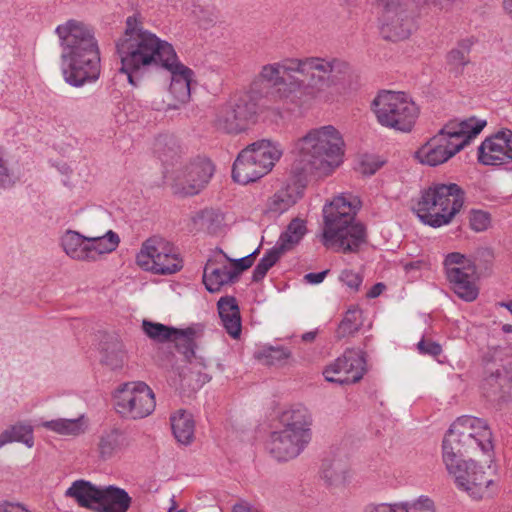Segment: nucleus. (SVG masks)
<instances>
[{"label":"nucleus","instance_id":"1","mask_svg":"<svg viewBox=\"0 0 512 512\" xmlns=\"http://www.w3.org/2000/svg\"><path fill=\"white\" fill-rule=\"evenodd\" d=\"M347 64L335 58L285 57L264 64L257 79L271 88L274 103H297L301 96L319 97L320 88L328 84L333 73L343 72ZM270 99L250 89L241 92L220 106L215 114L214 126L228 134L247 129L249 121L270 108Z\"/></svg>","mask_w":512,"mask_h":512},{"label":"nucleus","instance_id":"2","mask_svg":"<svg viewBox=\"0 0 512 512\" xmlns=\"http://www.w3.org/2000/svg\"><path fill=\"white\" fill-rule=\"evenodd\" d=\"M64 79L80 87L96 81L100 75V55L92 29L77 20L58 25Z\"/></svg>","mask_w":512,"mask_h":512},{"label":"nucleus","instance_id":"3","mask_svg":"<svg viewBox=\"0 0 512 512\" xmlns=\"http://www.w3.org/2000/svg\"><path fill=\"white\" fill-rule=\"evenodd\" d=\"M116 51L121 61L120 71L135 86L134 74L161 68L167 59L174 57L175 49L169 42L144 29L135 16H129L122 36L116 41Z\"/></svg>","mask_w":512,"mask_h":512},{"label":"nucleus","instance_id":"4","mask_svg":"<svg viewBox=\"0 0 512 512\" xmlns=\"http://www.w3.org/2000/svg\"><path fill=\"white\" fill-rule=\"evenodd\" d=\"M344 141L332 125L311 129L294 144L292 172L300 180L308 176H327L342 162Z\"/></svg>","mask_w":512,"mask_h":512},{"label":"nucleus","instance_id":"5","mask_svg":"<svg viewBox=\"0 0 512 512\" xmlns=\"http://www.w3.org/2000/svg\"><path fill=\"white\" fill-rule=\"evenodd\" d=\"M359 207V199L350 194L337 196L324 206L321 242L326 248L356 252L366 242L365 226L355 219Z\"/></svg>","mask_w":512,"mask_h":512},{"label":"nucleus","instance_id":"6","mask_svg":"<svg viewBox=\"0 0 512 512\" xmlns=\"http://www.w3.org/2000/svg\"><path fill=\"white\" fill-rule=\"evenodd\" d=\"M485 126V120L475 117L452 119L420 147L415 156L422 164L441 165L468 145Z\"/></svg>","mask_w":512,"mask_h":512},{"label":"nucleus","instance_id":"7","mask_svg":"<svg viewBox=\"0 0 512 512\" xmlns=\"http://www.w3.org/2000/svg\"><path fill=\"white\" fill-rule=\"evenodd\" d=\"M465 192L455 183H435L421 192L414 208L419 220L430 227L448 225L461 211Z\"/></svg>","mask_w":512,"mask_h":512},{"label":"nucleus","instance_id":"8","mask_svg":"<svg viewBox=\"0 0 512 512\" xmlns=\"http://www.w3.org/2000/svg\"><path fill=\"white\" fill-rule=\"evenodd\" d=\"M282 428L274 431L267 448L278 461L297 457L311 440V417L305 407L286 410L281 416Z\"/></svg>","mask_w":512,"mask_h":512},{"label":"nucleus","instance_id":"9","mask_svg":"<svg viewBox=\"0 0 512 512\" xmlns=\"http://www.w3.org/2000/svg\"><path fill=\"white\" fill-rule=\"evenodd\" d=\"M442 450L470 452L480 450L483 454L493 451L492 432L486 422L473 416L459 417L446 433Z\"/></svg>","mask_w":512,"mask_h":512},{"label":"nucleus","instance_id":"10","mask_svg":"<svg viewBox=\"0 0 512 512\" xmlns=\"http://www.w3.org/2000/svg\"><path fill=\"white\" fill-rule=\"evenodd\" d=\"M372 109L381 125L401 132L411 131L418 117L416 104L403 92H380Z\"/></svg>","mask_w":512,"mask_h":512},{"label":"nucleus","instance_id":"11","mask_svg":"<svg viewBox=\"0 0 512 512\" xmlns=\"http://www.w3.org/2000/svg\"><path fill=\"white\" fill-rule=\"evenodd\" d=\"M136 263L144 271L156 275H171L183 267L177 248L158 236L150 237L142 243L136 255Z\"/></svg>","mask_w":512,"mask_h":512},{"label":"nucleus","instance_id":"12","mask_svg":"<svg viewBox=\"0 0 512 512\" xmlns=\"http://www.w3.org/2000/svg\"><path fill=\"white\" fill-rule=\"evenodd\" d=\"M462 451L443 450V462L449 474L453 475L458 489L473 499H481L493 483L487 480L485 472L474 460H461Z\"/></svg>","mask_w":512,"mask_h":512},{"label":"nucleus","instance_id":"13","mask_svg":"<svg viewBox=\"0 0 512 512\" xmlns=\"http://www.w3.org/2000/svg\"><path fill=\"white\" fill-rule=\"evenodd\" d=\"M116 411L132 420L148 417L155 409L153 390L142 381H132L120 385L113 395Z\"/></svg>","mask_w":512,"mask_h":512},{"label":"nucleus","instance_id":"14","mask_svg":"<svg viewBox=\"0 0 512 512\" xmlns=\"http://www.w3.org/2000/svg\"><path fill=\"white\" fill-rule=\"evenodd\" d=\"M444 268L453 292L466 302L476 300L479 288L474 261L459 252H452L445 257Z\"/></svg>","mask_w":512,"mask_h":512},{"label":"nucleus","instance_id":"15","mask_svg":"<svg viewBox=\"0 0 512 512\" xmlns=\"http://www.w3.org/2000/svg\"><path fill=\"white\" fill-rule=\"evenodd\" d=\"M213 172V164L206 158H197L183 164L170 176L173 192L181 196L196 195L209 182Z\"/></svg>","mask_w":512,"mask_h":512},{"label":"nucleus","instance_id":"16","mask_svg":"<svg viewBox=\"0 0 512 512\" xmlns=\"http://www.w3.org/2000/svg\"><path fill=\"white\" fill-rule=\"evenodd\" d=\"M364 373L365 358L362 351L356 349H347L323 371L326 381L338 384L356 383Z\"/></svg>","mask_w":512,"mask_h":512},{"label":"nucleus","instance_id":"17","mask_svg":"<svg viewBox=\"0 0 512 512\" xmlns=\"http://www.w3.org/2000/svg\"><path fill=\"white\" fill-rule=\"evenodd\" d=\"M478 160L484 165H502L511 162L512 131H499L482 142L478 148Z\"/></svg>","mask_w":512,"mask_h":512},{"label":"nucleus","instance_id":"18","mask_svg":"<svg viewBox=\"0 0 512 512\" xmlns=\"http://www.w3.org/2000/svg\"><path fill=\"white\" fill-rule=\"evenodd\" d=\"M160 69L170 73L169 92L175 100L187 103L191 97V83L195 76L193 70L179 60L176 51L174 57L167 59Z\"/></svg>","mask_w":512,"mask_h":512},{"label":"nucleus","instance_id":"19","mask_svg":"<svg viewBox=\"0 0 512 512\" xmlns=\"http://www.w3.org/2000/svg\"><path fill=\"white\" fill-rule=\"evenodd\" d=\"M130 445L127 434L116 427L100 432L96 440V453L103 461L110 460L125 451Z\"/></svg>","mask_w":512,"mask_h":512},{"label":"nucleus","instance_id":"20","mask_svg":"<svg viewBox=\"0 0 512 512\" xmlns=\"http://www.w3.org/2000/svg\"><path fill=\"white\" fill-rule=\"evenodd\" d=\"M201 325H194L185 329H176L171 334L170 340L175 344L178 352L182 353L189 361L192 369L204 366L202 359L195 356L196 340L202 335Z\"/></svg>","mask_w":512,"mask_h":512},{"label":"nucleus","instance_id":"21","mask_svg":"<svg viewBox=\"0 0 512 512\" xmlns=\"http://www.w3.org/2000/svg\"><path fill=\"white\" fill-rule=\"evenodd\" d=\"M267 173L263 170L253 158L252 154L243 149L234 161L232 168V178L240 184L254 182Z\"/></svg>","mask_w":512,"mask_h":512},{"label":"nucleus","instance_id":"22","mask_svg":"<svg viewBox=\"0 0 512 512\" xmlns=\"http://www.w3.org/2000/svg\"><path fill=\"white\" fill-rule=\"evenodd\" d=\"M246 150L252 154L254 160L261 165L266 173L272 170L275 163L279 161L283 155L281 145L270 139L258 140L246 147Z\"/></svg>","mask_w":512,"mask_h":512},{"label":"nucleus","instance_id":"23","mask_svg":"<svg viewBox=\"0 0 512 512\" xmlns=\"http://www.w3.org/2000/svg\"><path fill=\"white\" fill-rule=\"evenodd\" d=\"M219 317L226 332L234 339L240 337L242 324L238 303L232 296L221 297L217 303Z\"/></svg>","mask_w":512,"mask_h":512},{"label":"nucleus","instance_id":"24","mask_svg":"<svg viewBox=\"0 0 512 512\" xmlns=\"http://www.w3.org/2000/svg\"><path fill=\"white\" fill-rule=\"evenodd\" d=\"M88 239L89 236H83L79 232L68 230L61 237V246L71 259L93 262Z\"/></svg>","mask_w":512,"mask_h":512},{"label":"nucleus","instance_id":"25","mask_svg":"<svg viewBox=\"0 0 512 512\" xmlns=\"http://www.w3.org/2000/svg\"><path fill=\"white\" fill-rule=\"evenodd\" d=\"M236 280V272L227 265H215L209 260L204 267L203 283L211 292H219L222 286L233 283Z\"/></svg>","mask_w":512,"mask_h":512},{"label":"nucleus","instance_id":"26","mask_svg":"<svg viewBox=\"0 0 512 512\" xmlns=\"http://www.w3.org/2000/svg\"><path fill=\"white\" fill-rule=\"evenodd\" d=\"M40 427L61 436L78 437L83 435L87 428L88 423L84 415L77 418H56L39 423Z\"/></svg>","mask_w":512,"mask_h":512},{"label":"nucleus","instance_id":"27","mask_svg":"<svg viewBox=\"0 0 512 512\" xmlns=\"http://www.w3.org/2000/svg\"><path fill=\"white\" fill-rule=\"evenodd\" d=\"M131 497L121 488L107 486L103 488L96 510L103 512H127Z\"/></svg>","mask_w":512,"mask_h":512},{"label":"nucleus","instance_id":"28","mask_svg":"<svg viewBox=\"0 0 512 512\" xmlns=\"http://www.w3.org/2000/svg\"><path fill=\"white\" fill-rule=\"evenodd\" d=\"M103 488H98L89 481L76 480L66 490L65 495L74 498L79 505L88 508H97Z\"/></svg>","mask_w":512,"mask_h":512},{"label":"nucleus","instance_id":"29","mask_svg":"<svg viewBox=\"0 0 512 512\" xmlns=\"http://www.w3.org/2000/svg\"><path fill=\"white\" fill-rule=\"evenodd\" d=\"M170 422L173 435L179 443L188 445L193 441L195 421L191 413L180 409L171 415Z\"/></svg>","mask_w":512,"mask_h":512},{"label":"nucleus","instance_id":"30","mask_svg":"<svg viewBox=\"0 0 512 512\" xmlns=\"http://www.w3.org/2000/svg\"><path fill=\"white\" fill-rule=\"evenodd\" d=\"M364 512H435L429 498H420L415 502L370 504Z\"/></svg>","mask_w":512,"mask_h":512},{"label":"nucleus","instance_id":"31","mask_svg":"<svg viewBox=\"0 0 512 512\" xmlns=\"http://www.w3.org/2000/svg\"><path fill=\"white\" fill-rule=\"evenodd\" d=\"M33 427L28 422L19 421L0 433V449L12 442H19L28 448L34 446Z\"/></svg>","mask_w":512,"mask_h":512},{"label":"nucleus","instance_id":"32","mask_svg":"<svg viewBox=\"0 0 512 512\" xmlns=\"http://www.w3.org/2000/svg\"><path fill=\"white\" fill-rule=\"evenodd\" d=\"M473 40L470 38L458 42L457 47L450 50L446 56L447 67L450 73L459 76L464 66L469 63V53L473 46Z\"/></svg>","mask_w":512,"mask_h":512},{"label":"nucleus","instance_id":"33","mask_svg":"<svg viewBox=\"0 0 512 512\" xmlns=\"http://www.w3.org/2000/svg\"><path fill=\"white\" fill-rule=\"evenodd\" d=\"M306 233V221L301 218H294L280 235L276 245L283 252L289 251L302 240Z\"/></svg>","mask_w":512,"mask_h":512},{"label":"nucleus","instance_id":"34","mask_svg":"<svg viewBox=\"0 0 512 512\" xmlns=\"http://www.w3.org/2000/svg\"><path fill=\"white\" fill-rule=\"evenodd\" d=\"M88 241H90L91 256L94 262L100 255L116 250L120 243V238L117 233L108 230L103 235L89 236Z\"/></svg>","mask_w":512,"mask_h":512},{"label":"nucleus","instance_id":"35","mask_svg":"<svg viewBox=\"0 0 512 512\" xmlns=\"http://www.w3.org/2000/svg\"><path fill=\"white\" fill-rule=\"evenodd\" d=\"M361 315L362 312L358 307L353 306L349 308L338 325L336 337L341 339L356 333L363 324Z\"/></svg>","mask_w":512,"mask_h":512},{"label":"nucleus","instance_id":"36","mask_svg":"<svg viewBox=\"0 0 512 512\" xmlns=\"http://www.w3.org/2000/svg\"><path fill=\"white\" fill-rule=\"evenodd\" d=\"M297 197L289 189H281L268 199L266 211L280 215L296 203Z\"/></svg>","mask_w":512,"mask_h":512},{"label":"nucleus","instance_id":"37","mask_svg":"<svg viewBox=\"0 0 512 512\" xmlns=\"http://www.w3.org/2000/svg\"><path fill=\"white\" fill-rule=\"evenodd\" d=\"M126 361L127 353L122 343L113 342L104 350L102 363L111 370L122 369Z\"/></svg>","mask_w":512,"mask_h":512},{"label":"nucleus","instance_id":"38","mask_svg":"<svg viewBox=\"0 0 512 512\" xmlns=\"http://www.w3.org/2000/svg\"><path fill=\"white\" fill-rule=\"evenodd\" d=\"M283 253L284 252L281 250V248H279L276 244L274 247L269 249L254 268L252 276L253 281H261L266 276L269 269L273 267L275 263L280 259Z\"/></svg>","mask_w":512,"mask_h":512},{"label":"nucleus","instance_id":"39","mask_svg":"<svg viewBox=\"0 0 512 512\" xmlns=\"http://www.w3.org/2000/svg\"><path fill=\"white\" fill-rule=\"evenodd\" d=\"M142 328L145 334L150 339L160 343L169 341L171 334L174 332L173 327H169L161 323L151 322L148 320L143 321Z\"/></svg>","mask_w":512,"mask_h":512},{"label":"nucleus","instance_id":"40","mask_svg":"<svg viewBox=\"0 0 512 512\" xmlns=\"http://www.w3.org/2000/svg\"><path fill=\"white\" fill-rule=\"evenodd\" d=\"M291 356V352L284 347H268L263 349L258 358L265 365L280 366Z\"/></svg>","mask_w":512,"mask_h":512},{"label":"nucleus","instance_id":"41","mask_svg":"<svg viewBox=\"0 0 512 512\" xmlns=\"http://www.w3.org/2000/svg\"><path fill=\"white\" fill-rule=\"evenodd\" d=\"M15 184L13 169L6 150L0 147V189L6 190Z\"/></svg>","mask_w":512,"mask_h":512},{"label":"nucleus","instance_id":"42","mask_svg":"<svg viewBox=\"0 0 512 512\" xmlns=\"http://www.w3.org/2000/svg\"><path fill=\"white\" fill-rule=\"evenodd\" d=\"M199 219L202 227L213 233L217 232L224 222L223 214L214 209L203 210L199 215Z\"/></svg>","mask_w":512,"mask_h":512},{"label":"nucleus","instance_id":"43","mask_svg":"<svg viewBox=\"0 0 512 512\" xmlns=\"http://www.w3.org/2000/svg\"><path fill=\"white\" fill-rule=\"evenodd\" d=\"M323 477L331 484H342L348 478V471L340 461H334L329 467L323 469Z\"/></svg>","mask_w":512,"mask_h":512},{"label":"nucleus","instance_id":"44","mask_svg":"<svg viewBox=\"0 0 512 512\" xmlns=\"http://www.w3.org/2000/svg\"><path fill=\"white\" fill-rule=\"evenodd\" d=\"M156 151L159 153V157L163 163H168L169 158L177 159L178 153L175 147V142L172 138L160 137L157 139L155 144Z\"/></svg>","mask_w":512,"mask_h":512},{"label":"nucleus","instance_id":"45","mask_svg":"<svg viewBox=\"0 0 512 512\" xmlns=\"http://www.w3.org/2000/svg\"><path fill=\"white\" fill-rule=\"evenodd\" d=\"M469 224L475 232L485 231L491 224V216L487 211L472 209L469 212Z\"/></svg>","mask_w":512,"mask_h":512},{"label":"nucleus","instance_id":"46","mask_svg":"<svg viewBox=\"0 0 512 512\" xmlns=\"http://www.w3.org/2000/svg\"><path fill=\"white\" fill-rule=\"evenodd\" d=\"M506 383V377L501 373H493L483 382V390L487 397L496 396Z\"/></svg>","mask_w":512,"mask_h":512},{"label":"nucleus","instance_id":"47","mask_svg":"<svg viewBox=\"0 0 512 512\" xmlns=\"http://www.w3.org/2000/svg\"><path fill=\"white\" fill-rule=\"evenodd\" d=\"M382 165L383 162L380 161L377 157L372 155H365L359 162L358 170L361 174L370 176L376 173V171H378Z\"/></svg>","mask_w":512,"mask_h":512},{"label":"nucleus","instance_id":"48","mask_svg":"<svg viewBox=\"0 0 512 512\" xmlns=\"http://www.w3.org/2000/svg\"><path fill=\"white\" fill-rule=\"evenodd\" d=\"M339 280L351 291L357 292L362 284L363 278L360 274L345 269L339 275Z\"/></svg>","mask_w":512,"mask_h":512},{"label":"nucleus","instance_id":"49","mask_svg":"<svg viewBox=\"0 0 512 512\" xmlns=\"http://www.w3.org/2000/svg\"><path fill=\"white\" fill-rule=\"evenodd\" d=\"M257 253H258V249H256L249 255L244 256L239 259H231V258L226 257L228 261L233 263V267H231V268H232V271L236 272V279L238 278V276L240 275L241 272L250 268L253 265L254 257Z\"/></svg>","mask_w":512,"mask_h":512},{"label":"nucleus","instance_id":"50","mask_svg":"<svg viewBox=\"0 0 512 512\" xmlns=\"http://www.w3.org/2000/svg\"><path fill=\"white\" fill-rule=\"evenodd\" d=\"M417 348L420 353L431 356H438L442 352L440 344L433 341H426L424 339L418 342Z\"/></svg>","mask_w":512,"mask_h":512},{"label":"nucleus","instance_id":"51","mask_svg":"<svg viewBox=\"0 0 512 512\" xmlns=\"http://www.w3.org/2000/svg\"><path fill=\"white\" fill-rule=\"evenodd\" d=\"M194 12L197 15L199 24L205 29L212 25L216 20V17L212 12L204 10L202 8H199L198 11Z\"/></svg>","mask_w":512,"mask_h":512},{"label":"nucleus","instance_id":"52","mask_svg":"<svg viewBox=\"0 0 512 512\" xmlns=\"http://www.w3.org/2000/svg\"><path fill=\"white\" fill-rule=\"evenodd\" d=\"M0 512H30L25 506L18 502H0Z\"/></svg>","mask_w":512,"mask_h":512},{"label":"nucleus","instance_id":"53","mask_svg":"<svg viewBox=\"0 0 512 512\" xmlns=\"http://www.w3.org/2000/svg\"><path fill=\"white\" fill-rule=\"evenodd\" d=\"M328 272H329L328 270H324V271H321L318 273H307L304 276V279L309 284H319V283L323 282V280L325 279Z\"/></svg>","mask_w":512,"mask_h":512},{"label":"nucleus","instance_id":"54","mask_svg":"<svg viewBox=\"0 0 512 512\" xmlns=\"http://www.w3.org/2000/svg\"><path fill=\"white\" fill-rule=\"evenodd\" d=\"M384 289L385 285L383 283H376L370 288L366 296L368 298H376L384 291Z\"/></svg>","mask_w":512,"mask_h":512},{"label":"nucleus","instance_id":"55","mask_svg":"<svg viewBox=\"0 0 512 512\" xmlns=\"http://www.w3.org/2000/svg\"><path fill=\"white\" fill-rule=\"evenodd\" d=\"M233 512H260L247 503H238L234 505Z\"/></svg>","mask_w":512,"mask_h":512},{"label":"nucleus","instance_id":"56","mask_svg":"<svg viewBox=\"0 0 512 512\" xmlns=\"http://www.w3.org/2000/svg\"><path fill=\"white\" fill-rule=\"evenodd\" d=\"M317 333V330L306 332L302 335V340L304 342H312L315 340Z\"/></svg>","mask_w":512,"mask_h":512},{"label":"nucleus","instance_id":"57","mask_svg":"<svg viewBox=\"0 0 512 512\" xmlns=\"http://www.w3.org/2000/svg\"><path fill=\"white\" fill-rule=\"evenodd\" d=\"M210 379H211V377H210L208 374H206V373H201V372L199 371V379H198V381H199V382H201V384H204V383H206V382H209V381H210Z\"/></svg>","mask_w":512,"mask_h":512},{"label":"nucleus","instance_id":"58","mask_svg":"<svg viewBox=\"0 0 512 512\" xmlns=\"http://www.w3.org/2000/svg\"><path fill=\"white\" fill-rule=\"evenodd\" d=\"M503 5L505 10L512 16V0H504Z\"/></svg>","mask_w":512,"mask_h":512},{"label":"nucleus","instance_id":"59","mask_svg":"<svg viewBox=\"0 0 512 512\" xmlns=\"http://www.w3.org/2000/svg\"><path fill=\"white\" fill-rule=\"evenodd\" d=\"M500 306L505 307L512 314V301L510 302H502Z\"/></svg>","mask_w":512,"mask_h":512},{"label":"nucleus","instance_id":"60","mask_svg":"<svg viewBox=\"0 0 512 512\" xmlns=\"http://www.w3.org/2000/svg\"><path fill=\"white\" fill-rule=\"evenodd\" d=\"M502 330L505 333H512V325L511 324H505V325H503Z\"/></svg>","mask_w":512,"mask_h":512},{"label":"nucleus","instance_id":"61","mask_svg":"<svg viewBox=\"0 0 512 512\" xmlns=\"http://www.w3.org/2000/svg\"><path fill=\"white\" fill-rule=\"evenodd\" d=\"M171 502H172V505L169 509V512H172L173 510L176 509V503H175L174 497L171 498Z\"/></svg>","mask_w":512,"mask_h":512},{"label":"nucleus","instance_id":"62","mask_svg":"<svg viewBox=\"0 0 512 512\" xmlns=\"http://www.w3.org/2000/svg\"><path fill=\"white\" fill-rule=\"evenodd\" d=\"M176 512H186L185 510H177Z\"/></svg>","mask_w":512,"mask_h":512}]
</instances>
